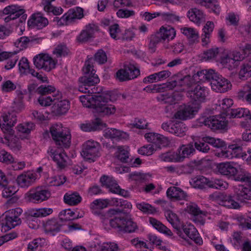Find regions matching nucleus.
Here are the masks:
<instances>
[{"mask_svg":"<svg viewBox=\"0 0 251 251\" xmlns=\"http://www.w3.org/2000/svg\"><path fill=\"white\" fill-rule=\"evenodd\" d=\"M219 106L223 110V113L228 116V112L231 109L230 107L233 105V102L232 99H224L221 101H219Z\"/></svg>","mask_w":251,"mask_h":251,"instance_id":"56","label":"nucleus"},{"mask_svg":"<svg viewBox=\"0 0 251 251\" xmlns=\"http://www.w3.org/2000/svg\"><path fill=\"white\" fill-rule=\"evenodd\" d=\"M56 107V111L58 114L66 113L70 107V103L68 100H64L58 101Z\"/></svg>","mask_w":251,"mask_h":251,"instance_id":"50","label":"nucleus"},{"mask_svg":"<svg viewBox=\"0 0 251 251\" xmlns=\"http://www.w3.org/2000/svg\"><path fill=\"white\" fill-rule=\"evenodd\" d=\"M48 153L56 163L58 168L62 169L67 166L68 157L64 151L51 148L48 151Z\"/></svg>","mask_w":251,"mask_h":251,"instance_id":"20","label":"nucleus"},{"mask_svg":"<svg viewBox=\"0 0 251 251\" xmlns=\"http://www.w3.org/2000/svg\"><path fill=\"white\" fill-rule=\"evenodd\" d=\"M25 10L22 6L18 5H11L5 7L2 11L3 14L8 15L4 19L5 24H8L11 20H14L20 17V22H25L27 15L25 14Z\"/></svg>","mask_w":251,"mask_h":251,"instance_id":"8","label":"nucleus"},{"mask_svg":"<svg viewBox=\"0 0 251 251\" xmlns=\"http://www.w3.org/2000/svg\"><path fill=\"white\" fill-rule=\"evenodd\" d=\"M60 219L62 221H69L81 218L83 215H79L77 211H71L70 209L65 210L61 211L59 214Z\"/></svg>","mask_w":251,"mask_h":251,"instance_id":"42","label":"nucleus"},{"mask_svg":"<svg viewBox=\"0 0 251 251\" xmlns=\"http://www.w3.org/2000/svg\"><path fill=\"white\" fill-rule=\"evenodd\" d=\"M205 4L202 5L210 8L213 12L217 15L219 14L220 12V7L217 3L216 0H205Z\"/></svg>","mask_w":251,"mask_h":251,"instance_id":"60","label":"nucleus"},{"mask_svg":"<svg viewBox=\"0 0 251 251\" xmlns=\"http://www.w3.org/2000/svg\"><path fill=\"white\" fill-rule=\"evenodd\" d=\"M98 30V26L94 24L87 25L76 37V42L79 44L90 42L95 38V34Z\"/></svg>","mask_w":251,"mask_h":251,"instance_id":"12","label":"nucleus"},{"mask_svg":"<svg viewBox=\"0 0 251 251\" xmlns=\"http://www.w3.org/2000/svg\"><path fill=\"white\" fill-rule=\"evenodd\" d=\"M4 189L2 191V196L4 198H8L12 197L9 200L8 202L10 203H15L17 201L19 198L17 196H13L14 194L17 192V188L14 186L9 185L8 187H3Z\"/></svg>","mask_w":251,"mask_h":251,"instance_id":"36","label":"nucleus"},{"mask_svg":"<svg viewBox=\"0 0 251 251\" xmlns=\"http://www.w3.org/2000/svg\"><path fill=\"white\" fill-rule=\"evenodd\" d=\"M92 97L90 96L82 95L79 97L80 101L82 104L86 107H91L94 109V106L93 105L92 101L96 100V97Z\"/></svg>","mask_w":251,"mask_h":251,"instance_id":"58","label":"nucleus"},{"mask_svg":"<svg viewBox=\"0 0 251 251\" xmlns=\"http://www.w3.org/2000/svg\"><path fill=\"white\" fill-rule=\"evenodd\" d=\"M49 24L48 19L43 17L41 13H35L32 15L28 20L27 24L29 26L37 29H42Z\"/></svg>","mask_w":251,"mask_h":251,"instance_id":"21","label":"nucleus"},{"mask_svg":"<svg viewBox=\"0 0 251 251\" xmlns=\"http://www.w3.org/2000/svg\"><path fill=\"white\" fill-rule=\"evenodd\" d=\"M177 152H166L159 155V158L165 162H179L178 159Z\"/></svg>","mask_w":251,"mask_h":251,"instance_id":"53","label":"nucleus"},{"mask_svg":"<svg viewBox=\"0 0 251 251\" xmlns=\"http://www.w3.org/2000/svg\"><path fill=\"white\" fill-rule=\"evenodd\" d=\"M17 121V116L14 113H8L3 114L0 117V127L5 135L4 138L7 140L9 144V138L14 134L12 127L16 124Z\"/></svg>","mask_w":251,"mask_h":251,"instance_id":"7","label":"nucleus"},{"mask_svg":"<svg viewBox=\"0 0 251 251\" xmlns=\"http://www.w3.org/2000/svg\"><path fill=\"white\" fill-rule=\"evenodd\" d=\"M149 222L153 226V227H154L159 232L165 234L168 236L173 235V233L171 230L157 219L154 218L150 217L149 218Z\"/></svg>","mask_w":251,"mask_h":251,"instance_id":"38","label":"nucleus"},{"mask_svg":"<svg viewBox=\"0 0 251 251\" xmlns=\"http://www.w3.org/2000/svg\"><path fill=\"white\" fill-rule=\"evenodd\" d=\"M100 144L94 140H88L82 145L81 156L86 160L94 162L100 156Z\"/></svg>","mask_w":251,"mask_h":251,"instance_id":"6","label":"nucleus"},{"mask_svg":"<svg viewBox=\"0 0 251 251\" xmlns=\"http://www.w3.org/2000/svg\"><path fill=\"white\" fill-rule=\"evenodd\" d=\"M228 148L232 150V152H230V154L234 153L235 154L236 157H243L246 155L243 151L242 144H232L228 146Z\"/></svg>","mask_w":251,"mask_h":251,"instance_id":"57","label":"nucleus"},{"mask_svg":"<svg viewBox=\"0 0 251 251\" xmlns=\"http://www.w3.org/2000/svg\"><path fill=\"white\" fill-rule=\"evenodd\" d=\"M33 62L37 69L50 72L55 68L57 61L53 60L48 54L40 53L34 56Z\"/></svg>","mask_w":251,"mask_h":251,"instance_id":"9","label":"nucleus"},{"mask_svg":"<svg viewBox=\"0 0 251 251\" xmlns=\"http://www.w3.org/2000/svg\"><path fill=\"white\" fill-rule=\"evenodd\" d=\"M200 109L199 104L193 103L192 102L187 104L180 105L178 111L175 114L174 118L176 119L185 120L191 118Z\"/></svg>","mask_w":251,"mask_h":251,"instance_id":"10","label":"nucleus"},{"mask_svg":"<svg viewBox=\"0 0 251 251\" xmlns=\"http://www.w3.org/2000/svg\"><path fill=\"white\" fill-rule=\"evenodd\" d=\"M164 214L167 221L172 225L175 232L182 238L185 239L183 233L181 232L182 223L177 215L170 210L164 209Z\"/></svg>","mask_w":251,"mask_h":251,"instance_id":"19","label":"nucleus"},{"mask_svg":"<svg viewBox=\"0 0 251 251\" xmlns=\"http://www.w3.org/2000/svg\"><path fill=\"white\" fill-rule=\"evenodd\" d=\"M181 231H183L185 235L193 240L196 244L199 245L202 244V240L200 236L197 229L193 225L191 224L183 225L182 223Z\"/></svg>","mask_w":251,"mask_h":251,"instance_id":"23","label":"nucleus"},{"mask_svg":"<svg viewBox=\"0 0 251 251\" xmlns=\"http://www.w3.org/2000/svg\"><path fill=\"white\" fill-rule=\"evenodd\" d=\"M216 169L221 175L231 178L235 181L246 182L251 179V174L238 170L231 162L221 163L217 165Z\"/></svg>","mask_w":251,"mask_h":251,"instance_id":"2","label":"nucleus"},{"mask_svg":"<svg viewBox=\"0 0 251 251\" xmlns=\"http://www.w3.org/2000/svg\"><path fill=\"white\" fill-rule=\"evenodd\" d=\"M208 180L205 177L202 176H199L192 178L191 183L194 187L199 189H203L205 185L208 186Z\"/></svg>","mask_w":251,"mask_h":251,"instance_id":"48","label":"nucleus"},{"mask_svg":"<svg viewBox=\"0 0 251 251\" xmlns=\"http://www.w3.org/2000/svg\"><path fill=\"white\" fill-rule=\"evenodd\" d=\"M120 222H118L117 228L119 231L127 233L134 232L137 229V224L134 222L130 216L127 215L126 216L119 217Z\"/></svg>","mask_w":251,"mask_h":251,"instance_id":"14","label":"nucleus"},{"mask_svg":"<svg viewBox=\"0 0 251 251\" xmlns=\"http://www.w3.org/2000/svg\"><path fill=\"white\" fill-rule=\"evenodd\" d=\"M117 149V151L116 153L117 158L123 163L128 162L130 159L127 148L124 146H118Z\"/></svg>","mask_w":251,"mask_h":251,"instance_id":"46","label":"nucleus"},{"mask_svg":"<svg viewBox=\"0 0 251 251\" xmlns=\"http://www.w3.org/2000/svg\"><path fill=\"white\" fill-rule=\"evenodd\" d=\"M162 19L167 22L174 23L179 21V17L171 12L162 13Z\"/></svg>","mask_w":251,"mask_h":251,"instance_id":"62","label":"nucleus"},{"mask_svg":"<svg viewBox=\"0 0 251 251\" xmlns=\"http://www.w3.org/2000/svg\"><path fill=\"white\" fill-rule=\"evenodd\" d=\"M204 124L213 130L225 129L227 126V121L220 115L210 116L204 120Z\"/></svg>","mask_w":251,"mask_h":251,"instance_id":"13","label":"nucleus"},{"mask_svg":"<svg viewBox=\"0 0 251 251\" xmlns=\"http://www.w3.org/2000/svg\"><path fill=\"white\" fill-rule=\"evenodd\" d=\"M82 198L77 192H68L64 196L65 203L70 205H76L81 202Z\"/></svg>","mask_w":251,"mask_h":251,"instance_id":"35","label":"nucleus"},{"mask_svg":"<svg viewBox=\"0 0 251 251\" xmlns=\"http://www.w3.org/2000/svg\"><path fill=\"white\" fill-rule=\"evenodd\" d=\"M13 31L12 24L0 25V39H4L9 36Z\"/></svg>","mask_w":251,"mask_h":251,"instance_id":"52","label":"nucleus"},{"mask_svg":"<svg viewBox=\"0 0 251 251\" xmlns=\"http://www.w3.org/2000/svg\"><path fill=\"white\" fill-rule=\"evenodd\" d=\"M137 208L145 214H154L156 212V209L151 205L145 202L136 204Z\"/></svg>","mask_w":251,"mask_h":251,"instance_id":"54","label":"nucleus"},{"mask_svg":"<svg viewBox=\"0 0 251 251\" xmlns=\"http://www.w3.org/2000/svg\"><path fill=\"white\" fill-rule=\"evenodd\" d=\"M228 116L233 118L244 117L246 120H250L251 121V113L247 108H238L231 109L230 111L228 112Z\"/></svg>","mask_w":251,"mask_h":251,"instance_id":"32","label":"nucleus"},{"mask_svg":"<svg viewBox=\"0 0 251 251\" xmlns=\"http://www.w3.org/2000/svg\"><path fill=\"white\" fill-rule=\"evenodd\" d=\"M70 51L65 45L60 44L57 45L53 51V54L57 58H61L67 55Z\"/></svg>","mask_w":251,"mask_h":251,"instance_id":"51","label":"nucleus"},{"mask_svg":"<svg viewBox=\"0 0 251 251\" xmlns=\"http://www.w3.org/2000/svg\"><path fill=\"white\" fill-rule=\"evenodd\" d=\"M126 68L129 80L135 78L140 75V72L139 69L135 67L133 65L129 64L126 66Z\"/></svg>","mask_w":251,"mask_h":251,"instance_id":"64","label":"nucleus"},{"mask_svg":"<svg viewBox=\"0 0 251 251\" xmlns=\"http://www.w3.org/2000/svg\"><path fill=\"white\" fill-rule=\"evenodd\" d=\"M51 196L50 192L47 189L37 187L30 189L25 195L27 202L40 203L47 201Z\"/></svg>","mask_w":251,"mask_h":251,"instance_id":"5","label":"nucleus"},{"mask_svg":"<svg viewBox=\"0 0 251 251\" xmlns=\"http://www.w3.org/2000/svg\"><path fill=\"white\" fill-rule=\"evenodd\" d=\"M159 31L164 41L166 39L173 40L176 35L175 28L169 25L162 26Z\"/></svg>","mask_w":251,"mask_h":251,"instance_id":"39","label":"nucleus"},{"mask_svg":"<svg viewBox=\"0 0 251 251\" xmlns=\"http://www.w3.org/2000/svg\"><path fill=\"white\" fill-rule=\"evenodd\" d=\"M50 131L52 140L58 148H69L71 145V135L69 131L63 128L62 124L52 125L50 127Z\"/></svg>","mask_w":251,"mask_h":251,"instance_id":"3","label":"nucleus"},{"mask_svg":"<svg viewBox=\"0 0 251 251\" xmlns=\"http://www.w3.org/2000/svg\"><path fill=\"white\" fill-rule=\"evenodd\" d=\"M218 74L215 72L213 70H203L197 72L195 75L194 77H199V79L201 81L206 80L211 82L213 79H215Z\"/></svg>","mask_w":251,"mask_h":251,"instance_id":"33","label":"nucleus"},{"mask_svg":"<svg viewBox=\"0 0 251 251\" xmlns=\"http://www.w3.org/2000/svg\"><path fill=\"white\" fill-rule=\"evenodd\" d=\"M55 88L50 85L46 86V85H42L39 86L36 90L37 92L40 94L41 96H46L48 94H51L54 92Z\"/></svg>","mask_w":251,"mask_h":251,"instance_id":"63","label":"nucleus"},{"mask_svg":"<svg viewBox=\"0 0 251 251\" xmlns=\"http://www.w3.org/2000/svg\"><path fill=\"white\" fill-rule=\"evenodd\" d=\"M119 210H115V209H110L106 212H99L98 215L101 220L103 226L105 228L108 227V225H110L113 228H116L118 225V222H120L119 219V217H114L113 216L118 213V212H121Z\"/></svg>","mask_w":251,"mask_h":251,"instance_id":"11","label":"nucleus"},{"mask_svg":"<svg viewBox=\"0 0 251 251\" xmlns=\"http://www.w3.org/2000/svg\"><path fill=\"white\" fill-rule=\"evenodd\" d=\"M214 27V23L212 22L208 21L202 28L203 33L201 35V40L205 44H207L209 42V40Z\"/></svg>","mask_w":251,"mask_h":251,"instance_id":"41","label":"nucleus"},{"mask_svg":"<svg viewBox=\"0 0 251 251\" xmlns=\"http://www.w3.org/2000/svg\"><path fill=\"white\" fill-rule=\"evenodd\" d=\"M150 43L149 48L151 52H154L155 50V48L158 43L164 41L162 37L161 36L159 31L155 34L151 35L150 37Z\"/></svg>","mask_w":251,"mask_h":251,"instance_id":"47","label":"nucleus"},{"mask_svg":"<svg viewBox=\"0 0 251 251\" xmlns=\"http://www.w3.org/2000/svg\"><path fill=\"white\" fill-rule=\"evenodd\" d=\"M127 71L126 66H125L124 69L118 70L116 74V79L120 82L129 80V75Z\"/></svg>","mask_w":251,"mask_h":251,"instance_id":"61","label":"nucleus"},{"mask_svg":"<svg viewBox=\"0 0 251 251\" xmlns=\"http://www.w3.org/2000/svg\"><path fill=\"white\" fill-rule=\"evenodd\" d=\"M62 226L61 224L57 219L52 218L48 220L44 224V227L46 233L54 235L59 232Z\"/></svg>","mask_w":251,"mask_h":251,"instance_id":"26","label":"nucleus"},{"mask_svg":"<svg viewBox=\"0 0 251 251\" xmlns=\"http://www.w3.org/2000/svg\"><path fill=\"white\" fill-rule=\"evenodd\" d=\"M106 125L101 119L97 118L91 123L87 122L80 124V128L83 131L91 132L101 130L106 127Z\"/></svg>","mask_w":251,"mask_h":251,"instance_id":"24","label":"nucleus"},{"mask_svg":"<svg viewBox=\"0 0 251 251\" xmlns=\"http://www.w3.org/2000/svg\"><path fill=\"white\" fill-rule=\"evenodd\" d=\"M181 32L188 39L191 44L198 42L199 38L198 32L193 28L183 27L181 29Z\"/></svg>","mask_w":251,"mask_h":251,"instance_id":"43","label":"nucleus"},{"mask_svg":"<svg viewBox=\"0 0 251 251\" xmlns=\"http://www.w3.org/2000/svg\"><path fill=\"white\" fill-rule=\"evenodd\" d=\"M222 205L228 208L238 209L241 207L240 201H237L235 194L227 195L225 193Z\"/></svg>","mask_w":251,"mask_h":251,"instance_id":"30","label":"nucleus"},{"mask_svg":"<svg viewBox=\"0 0 251 251\" xmlns=\"http://www.w3.org/2000/svg\"><path fill=\"white\" fill-rule=\"evenodd\" d=\"M108 206V199H98L93 201L90 204V208L94 214H98L101 212L100 210L107 207Z\"/></svg>","mask_w":251,"mask_h":251,"instance_id":"40","label":"nucleus"},{"mask_svg":"<svg viewBox=\"0 0 251 251\" xmlns=\"http://www.w3.org/2000/svg\"><path fill=\"white\" fill-rule=\"evenodd\" d=\"M53 212V209L51 208H41L34 210L31 213V215L35 217H44L48 216Z\"/></svg>","mask_w":251,"mask_h":251,"instance_id":"55","label":"nucleus"},{"mask_svg":"<svg viewBox=\"0 0 251 251\" xmlns=\"http://www.w3.org/2000/svg\"><path fill=\"white\" fill-rule=\"evenodd\" d=\"M36 175L31 172H27L19 176L17 179L18 184L23 188H27L34 183Z\"/></svg>","mask_w":251,"mask_h":251,"instance_id":"25","label":"nucleus"},{"mask_svg":"<svg viewBox=\"0 0 251 251\" xmlns=\"http://www.w3.org/2000/svg\"><path fill=\"white\" fill-rule=\"evenodd\" d=\"M94 59L96 62L100 64H103L107 62V57L105 52L100 49L94 55Z\"/></svg>","mask_w":251,"mask_h":251,"instance_id":"59","label":"nucleus"},{"mask_svg":"<svg viewBox=\"0 0 251 251\" xmlns=\"http://www.w3.org/2000/svg\"><path fill=\"white\" fill-rule=\"evenodd\" d=\"M187 15L191 21L199 25L205 22V15L203 12L197 8L189 10Z\"/></svg>","mask_w":251,"mask_h":251,"instance_id":"27","label":"nucleus"},{"mask_svg":"<svg viewBox=\"0 0 251 251\" xmlns=\"http://www.w3.org/2000/svg\"><path fill=\"white\" fill-rule=\"evenodd\" d=\"M195 151V148L193 143H190L186 145H182L178 149L177 152L179 162H182L184 158L188 157L190 155Z\"/></svg>","mask_w":251,"mask_h":251,"instance_id":"31","label":"nucleus"},{"mask_svg":"<svg viewBox=\"0 0 251 251\" xmlns=\"http://www.w3.org/2000/svg\"><path fill=\"white\" fill-rule=\"evenodd\" d=\"M115 95L112 94L109 96V98L98 95L96 100L92 101L93 105L96 112L101 117L110 116L115 114L116 108L115 105L108 103L107 99L110 101L116 100Z\"/></svg>","mask_w":251,"mask_h":251,"instance_id":"4","label":"nucleus"},{"mask_svg":"<svg viewBox=\"0 0 251 251\" xmlns=\"http://www.w3.org/2000/svg\"><path fill=\"white\" fill-rule=\"evenodd\" d=\"M212 89L216 92L225 93L231 88V82L222 75H218L210 82Z\"/></svg>","mask_w":251,"mask_h":251,"instance_id":"15","label":"nucleus"},{"mask_svg":"<svg viewBox=\"0 0 251 251\" xmlns=\"http://www.w3.org/2000/svg\"><path fill=\"white\" fill-rule=\"evenodd\" d=\"M76 19H78L77 15H76L75 9H71L64 14L61 18L59 19L58 17H55L53 21H56L58 25H68L70 23L74 22Z\"/></svg>","mask_w":251,"mask_h":251,"instance_id":"29","label":"nucleus"},{"mask_svg":"<svg viewBox=\"0 0 251 251\" xmlns=\"http://www.w3.org/2000/svg\"><path fill=\"white\" fill-rule=\"evenodd\" d=\"M22 212V209L19 207L10 209L7 211L5 217L6 226L10 228H12L20 225L22 221L19 217Z\"/></svg>","mask_w":251,"mask_h":251,"instance_id":"18","label":"nucleus"},{"mask_svg":"<svg viewBox=\"0 0 251 251\" xmlns=\"http://www.w3.org/2000/svg\"><path fill=\"white\" fill-rule=\"evenodd\" d=\"M175 75L178 87H189L195 82L194 79L190 75H184L180 73Z\"/></svg>","mask_w":251,"mask_h":251,"instance_id":"37","label":"nucleus"},{"mask_svg":"<svg viewBox=\"0 0 251 251\" xmlns=\"http://www.w3.org/2000/svg\"><path fill=\"white\" fill-rule=\"evenodd\" d=\"M167 196L171 199L186 200L188 196L181 188L175 186L170 187L167 189Z\"/></svg>","mask_w":251,"mask_h":251,"instance_id":"28","label":"nucleus"},{"mask_svg":"<svg viewBox=\"0 0 251 251\" xmlns=\"http://www.w3.org/2000/svg\"><path fill=\"white\" fill-rule=\"evenodd\" d=\"M157 100L162 104L172 105L176 103V98L174 94H163L157 97Z\"/></svg>","mask_w":251,"mask_h":251,"instance_id":"49","label":"nucleus"},{"mask_svg":"<svg viewBox=\"0 0 251 251\" xmlns=\"http://www.w3.org/2000/svg\"><path fill=\"white\" fill-rule=\"evenodd\" d=\"M82 70L83 75L78 79L79 83L78 90L83 93H91L89 87L98 83L100 82V79L96 74L93 66L89 60L85 61Z\"/></svg>","mask_w":251,"mask_h":251,"instance_id":"1","label":"nucleus"},{"mask_svg":"<svg viewBox=\"0 0 251 251\" xmlns=\"http://www.w3.org/2000/svg\"><path fill=\"white\" fill-rule=\"evenodd\" d=\"M104 135L106 138L117 139H126L128 136L126 133L115 128H108L106 129L104 131Z\"/></svg>","mask_w":251,"mask_h":251,"instance_id":"34","label":"nucleus"},{"mask_svg":"<svg viewBox=\"0 0 251 251\" xmlns=\"http://www.w3.org/2000/svg\"><path fill=\"white\" fill-rule=\"evenodd\" d=\"M244 59L239 52L235 51L224 56L221 59V63L229 70H232L238 66L239 62Z\"/></svg>","mask_w":251,"mask_h":251,"instance_id":"16","label":"nucleus"},{"mask_svg":"<svg viewBox=\"0 0 251 251\" xmlns=\"http://www.w3.org/2000/svg\"><path fill=\"white\" fill-rule=\"evenodd\" d=\"M171 133L174 135L182 137L185 134L187 127L182 122L175 123L172 125Z\"/></svg>","mask_w":251,"mask_h":251,"instance_id":"45","label":"nucleus"},{"mask_svg":"<svg viewBox=\"0 0 251 251\" xmlns=\"http://www.w3.org/2000/svg\"><path fill=\"white\" fill-rule=\"evenodd\" d=\"M237 201L240 202H246L247 200H251V188L247 185H239L234 188Z\"/></svg>","mask_w":251,"mask_h":251,"instance_id":"22","label":"nucleus"},{"mask_svg":"<svg viewBox=\"0 0 251 251\" xmlns=\"http://www.w3.org/2000/svg\"><path fill=\"white\" fill-rule=\"evenodd\" d=\"M61 95L58 94L57 95H52V96H41L38 98V101L39 104L42 106H48L50 105L52 102L56 104V100H58Z\"/></svg>","mask_w":251,"mask_h":251,"instance_id":"44","label":"nucleus"},{"mask_svg":"<svg viewBox=\"0 0 251 251\" xmlns=\"http://www.w3.org/2000/svg\"><path fill=\"white\" fill-rule=\"evenodd\" d=\"M188 94V97L191 99L192 102L199 104L200 108L201 103L204 101L207 91L205 87L198 85L193 90L189 91Z\"/></svg>","mask_w":251,"mask_h":251,"instance_id":"17","label":"nucleus"}]
</instances>
